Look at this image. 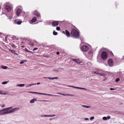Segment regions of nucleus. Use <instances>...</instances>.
Listing matches in <instances>:
<instances>
[{
	"mask_svg": "<svg viewBox=\"0 0 124 124\" xmlns=\"http://www.w3.org/2000/svg\"><path fill=\"white\" fill-rule=\"evenodd\" d=\"M71 35L73 38H78V37L79 34L77 30L73 29L71 31Z\"/></svg>",
	"mask_w": 124,
	"mask_h": 124,
	"instance_id": "f257e3e1",
	"label": "nucleus"
},
{
	"mask_svg": "<svg viewBox=\"0 0 124 124\" xmlns=\"http://www.w3.org/2000/svg\"><path fill=\"white\" fill-rule=\"evenodd\" d=\"M5 7V9L8 12H9L11 11V8L10 5L9 3H6L4 4Z\"/></svg>",
	"mask_w": 124,
	"mask_h": 124,
	"instance_id": "f03ea898",
	"label": "nucleus"
},
{
	"mask_svg": "<svg viewBox=\"0 0 124 124\" xmlns=\"http://www.w3.org/2000/svg\"><path fill=\"white\" fill-rule=\"evenodd\" d=\"M34 93L35 94H39L41 95H46L50 96H56L57 97H59L60 96L57 95H53L49 94H46L45 93H38L37 92H34Z\"/></svg>",
	"mask_w": 124,
	"mask_h": 124,
	"instance_id": "7ed1b4c3",
	"label": "nucleus"
},
{
	"mask_svg": "<svg viewBox=\"0 0 124 124\" xmlns=\"http://www.w3.org/2000/svg\"><path fill=\"white\" fill-rule=\"evenodd\" d=\"M101 58L103 60H105L107 58V54L106 52H103L101 54Z\"/></svg>",
	"mask_w": 124,
	"mask_h": 124,
	"instance_id": "20e7f679",
	"label": "nucleus"
},
{
	"mask_svg": "<svg viewBox=\"0 0 124 124\" xmlns=\"http://www.w3.org/2000/svg\"><path fill=\"white\" fill-rule=\"evenodd\" d=\"M8 114L5 108L0 110V115H3Z\"/></svg>",
	"mask_w": 124,
	"mask_h": 124,
	"instance_id": "39448f33",
	"label": "nucleus"
},
{
	"mask_svg": "<svg viewBox=\"0 0 124 124\" xmlns=\"http://www.w3.org/2000/svg\"><path fill=\"white\" fill-rule=\"evenodd\" d=\"M19 109V107H16L11 109V111H9V112L10 113L17 111Z\"/></svg>",
	"mask_w": 124,
	"mask_h": 124,
	"instance_id": "423d86ee",
	"label": "nucleus"
},
{
	"mask_svg": "<svg viewBox=\"0 0 124 124\" xmlns=\"http://www.w3.org/2000/svg\"><path fill=\"white\" fill-rule=\"evenodd\" d=\"M92 49L91 46L89 45L86 43V52L88 50H91Z\"/></svg>",
	"mask_w": 124,
	"mask_h": 124,
	"instance_id": "0eeeda50",
	"label": "nucleus"
},
{
	"mask_svg": "<svg viewBox=\"0 0 124 124\" xmlns=\"http://www.w3.org/2000/svg\"><path fill=\"white\" fill-rule=\"evenodd\" d=\"M108 63L109 66H112L113 65V60L112 59H109L108 60Z\"/></svg>",
	"mask_w": 124,
	"mask_h": 124,
	"instance_id": "6e6552de",
	"label": "nucleus"
},
{
	"mask_svg": "<svg viewBox=\"0 0 124 124\" xmlns=\"http://www.w3.org/2000/svg\"><path fill=\"white\" fill-rule=\"evenodd\" d=\"M62 33L65 34V35L68 37H70V33L67 30H66L65 31H63L62 32Z\"/></svg>",
	"mask_w": 124,
	"mask_h": 124,
	"instance_id": "1a4fd4ad",
	"label": "nucleus"
},
{
	"mask_svg": "<svg viewBox=\"0 0 124 124\" xmlns=\"http://www.w3.org/2000/svg\"><path fill=\"white\" fill-rule=\"evenodd\" d=\"M59 94L62 95L63 96H71V97H74V96L73 95L71 94H67L66 93H58Z\"/></svg>",
	"mask_w": 124,
	"mask_h": 124,
	"instance_id": "9d476101",
	"label": "nucleus"
},
{
	"mask_svg": "<svg viewBox=\"0 0 124 124\" xmlns=\"http://www.w3.org/2000/svg\"><path fill=\"white\" fill-rule=\"evenodd\" d=\"M59 24L58 21H53L52 23V26H57Z\"/></svg>",
	"mask_w": 124,
	"mask_h": 124,
	"instance_id": "9b49d317",
	"label": "nucleus"
},
{
	"mask_svg": "<svg viewBox=\"0 0 124 124\" xmlns=\"http://www.w3.org/2000/svg\"><path fill=\"white\" fill-rule=\"evenodd\" d=\"M34 14L38 17L40 18L41 17L40 16L37 10H36L34 11Z\"/></svg>",
	"mask_w": 124,
	"mask_h": 124,
	"instance_id": "f8f14e48",
	"label": "nucleus"
},
{
	"mask_svg": "<svg viewBox=\"0 0 124 124\" xmlns=\"http://www.w3.org/2000/svg\"><path fill=\"white\" fill-rule=\"evenodd\" d=\"M12 108L13 107H11L7 108H5L6 111L8 114L10 113H9V112H10L9 111H11L10 110H11V109H12Z\"/></svg>",
	"mask_w": 124,
	"mask_h": 124,
	"instance_id": "ddd939ff",
	"label": "nucleus"
},
{
	"mask_svg": "<svg viewBox=\"0 0 124 124\" xmlns=\"http://www.w3.org/2000/svg\"><path fill=\"white\" fill-rule=\"evenodd\" d=\"M22 12V10L20 9H18L16 12V15L18 16Z\"/></svg>",
	"mask_w": 124,
	"mask_h": 124,
	"instance_id": "4468645a",
	"label": "nucleus"
},
{
	"mask_svg": "<svg viewBox=\"0 0 124 124\" xmlns=\"http://www.w3.org/2000/svg\"><path fill=\"white\" fill-rule=\"evenodd\" d=\"M37 21V19L36 17H33L32 19L31 20L30 22V23H31V22H32V23L34 22H35Z\"/></svg>",
	"mask_w": 124,
	"mask_h": 124,
	"instance_id": "2eb2a0df",
	"label": "nucleus"
},
{
	"mask_svg": "<svg viewBox=\"0 0 124 124\" xmlns=\"http://www.w3.org/2000/svg\"><path fill=\"white\" fill-rule=\"evenodd\" d=\"M81 50L85 52V45H83L82 46L81 48Z\"/></svg>",
	"mask_w": 124,
	"mask_h": 124,
	"instance_id": "dca6fc26",
	"label": "nucleus"
},
{
	"mask_svg": "<svg viewBox=\"0 0 124 124\" xmlns=\"http://www.w3.org/2000/svg\"><path fill=\"white\" fill-rule=\"evenodd\" d=\"M37 100L36 99L34 98L30 101V102L31 103H33L35 101H37Z\"/></svg>",
	"mask_w": 124,
	"mask_h": 124,
	"instance_id": "f3484780",
	"label": "nucleus"
},
{
	"mask_svg": "<svg viewBox=\"0 0 124 124\" xmlns=\"http://www.w3.org/2000/svg\"><path fill=\"white\" fill-rule=\"evenodd\" d=\"M89 56L91 57L92 55V49L91 50H90L88 52Z\"/></svg>",
	"mask_w": 124,
	"mask_h": 124,
	"instance_id": "a211bd4d",
	"label": "nucleus"
},
{
	"mask_svg": "<svg viewBox=\"0 0 124 124\" xmlns=\"http://www.w3.org/2000/svg\"><path fill=\"white\" fill-rule=\"evenodd\" d=\"M55 115H47V117H52L55 116Z\"/></svg>",
	"mask_w": 124,
	"mask_h": 124,
	"instance_id": "6ab92c4d",
	"label": "nucleus"
},
{
	"mask_svg": "<svg viewBox=\"0 0 124 124\" xmlns=\"http://www.w3.org/2000/svg\"><path fill=\"white\" fill-rule=\"evenodd\" d=\"M25 84H19L17 85H16L17 86H19L20 87H23L24 86Z\"/></svg>",
	"mask_w": 124,
	"mask_h": 124,
	"instance_id": "aec40b11",
	"label": "nucleus"
},
{
	"mask_svg": "<svg viewBox=\"0 0 124 124\" xmlns=\"http://www.w3.org/2000/svg\"><path fill=\"white\" fill-rule=\"evenodd\" d=\"M25 51H26L27 52L29 53H32V51H30V50H28V49L27 48H25Z\"/></svg>",
	"mask_w": 124,
	"mask_h": 124,
	"instance_id": "412c9836",
	"label": "nucleus"
},
{
	"mask_svg": "<svg viewBox=\"0 0 124 124\" xmlns=\"http://www.w3.org/2000/svg\"><path fill=\"white\" fill-rule=\"evenodd\" d=\"M72 60L73 61L75 62H76L77 63H80L79 62H77V61L78 60V59H73Z\"/></svg>",
	"mask_w": 124,
	"mask_h": 124,
	"instance_id": "4be33fe9",
	"label": "nucleus"
},
{
	"mask_svg": "<svg viewBox=\"0 0 124 124\" xmlns=\"http://www.w3.org/2000/svg\"><path fill=\"white\" fill-rule=\"evenodd\" d=\"M22 22V21H18L17 22H16V23L18 24H20Z\"/></svg>",
	"mask_w": 124,
	"mask_h": 124,
	"instance_id": "5701e85b",
	"label": "nucleus"
},
{
	"mask_svg": "<svg viewBox=\"0 0 124 124\" xmlns=\"http://www.w3.org/2000/svg\"><path fill=\"white\" fill-rule=\"evenodd\" d=\"M10 51L12 53L14 54H17L16 53H15V51L13 50H11Z\"/></svg>",
	"mask_w": 124,
	"mask_h": 124,
	"instance_id": "b1692460",
	"label": "nucleus"
},
{
	"mask_svg": "<svg viewBox=\"0 0 124 124\" xmlns=\"http://www.w3.org/2000/svg\"><path fill=\"white\" fill-rule=\"evenodd\" d=\"M41 117H47V115H42L40 116Z\"/></svg>",
	"mask_w": 124,
	"mask_h": 124,
	"instance_id": "393cba45",
	"label": "nucleus"
},
{
	"mask_svg": "<svg viewBox=\"0 0 124 124\" xmlns=\"http://www.w3.org/2000/svg\"><path fill=\"white\" fill-rule=\"evenodd\" d=\"M1 67L3 69H6L8 68L6 66H2Z\"/></svg>",
	"mask_w": 124,
	"mask_h": 124,
	"instance_id": "a878e982",
	"label": "nucleus"
},
{
	"mask_svg": "<svg viewBox=\"0 0 124 124\" xmlns=\"http://www.w3.org/2000/svg\"><path fill=\"white\" fill-rule=\"evenodd\" d=\"M8 81H5L4 82H3L1 84H2L5 85L7 84Z\"/></svg>",
	"mask_w": 124,
	"mask_h": 124,
	"instance_id": "bb28decb",
	"label": "nucleus"
},
{
	"mask_svg": "<svg viewBox=\"0 0 124 124\" xmlns=\"http://www.w3.org/2000/svg\"><path fill=\"white\" fill-rule=\"evenodd\" d=\"M102 119L103 120H107V118L106 117H103Z\"/></svg>",
	"mask_w": 124,
	"mask_h": 124,
	"instance_id": "cd10ccee",
	"label": "nucleus"
},
{
	"mask_svg": "<svg viewBox=\"0 0 124 124\" xmlns=\"http://www.w3.org/2000/svg\"><path fill=\"white\" fill-rule=\"evenodd\" d=\"M120 80V79L119 78H117L115 80V81L117 82L119 81Z\"/></svg>",
	"mask_w": 124,
	"mask_h": 124,
	"instance_id": "c85d7f7f",
	"label": "nucleus"
},
{
	"mask_svg": "<svg viewBox=\"0 0 124 124\" xmlns=\"http://www.w3.org/2000/svg\"><path fill=\"white\" fill-rule=\"evenodd\" d=\"M29 45L31 46H32L34 45V44L32 42H30L29 43Z\"/></svg>",
	"mask_w": 124,
	"mask_h": 124,
	"instance_id": "c756f323",
	"label": "nucleus"
},
{
	"mask_svg": "<svg viewBox=\"0 0 124 124\" xmlns=\"http://www.w3.org/2000/svg\"><path fill=\"white\" fill-rule=\"evenodd\" d=\"M3 91H0V94H4L5 95L6 94L5 93H2Z\"/></svg>",
	"mask_w": 124,
	"mask_h": 124,
	"instance_id": "7c9ffc66",
	"label": "nucleus"
},
{
	"mask_svg": "<svg viewBox=\"0 0 124 124\" xmlns=\"http://www.w3.org/2000/svg\"><path fill=\"white\" fill-rule=\"evenodd\" d=\"M89 64V66H87V67L88 68H89V67L91 66V63L90 62H88V63H87V64Z\"/></svg>",
	"mask_w": 124,
	"mask_h": 124,
	"instance_id": "2f4dec72",
	"label": "nucleus"
},
{
	"mask_svg": "<svg viewBox=\"0 0 124 124\" xmlns=\"http://www.w3.org/2000/svg\"><path fill=\"white\" fill-rule=\"evenodd\" d=\"M39 101H46V102H49L50 101L48 100H40Z\"/></svg>",
	"mask_w": 124,
	"mask_h": 124,
	"instance_id": "473e14b6",
	"label": "nucleus"
},
{
	"mask_svg": "<svg viewBox=\"0 0 124 124\" xmlns=\"http://www.w3.org/2000/svg\"><path fill=\"white\" fill-rule=\"evenodd\" d=\"M54 35H55L57 34V32H56L54 31L53 33Z\"/></svg>",
	"mask_w": 124,
	"mask_h": 124,
	"instance_id": "72a5a7b5",
	"label": "nucleus"
},
{
	"mask_svg": "<svg viewBox=\"0 0 124 124\" xmlns=\"http://www.w3.org/2000/svg\"><path fill=\"white\" fill-rule=\"evenodd\" d=\"M36 84H30L29 85H28V86H29V87H30V86H31L32 85H36Z\"/></svg>",
	"mask_w": 124,
	"mask_h": 124,
	"instance_id": "f704fd0d",
	"label": "nucleus"
},
{
	"mask_svg": "<svg viewBox=\"0 0 124 124\" xmlns=\"http://www.w3.org/2000/svg\"><path fill=\"white\" fill-rule=\"evenodd\" d=\"M94 118V117L93 116H92L90 118V119L91 120H92Z\"/></svg>",
	"mask_w": 124,
	"mask_h": 124,
	"instance_id": "c9c22d12",
	"label": "nucleus"
},
{
	"mask_svg": "<svg viewBox=\"0 0 124 124\" xmlns=\"http://www.w3.org/2000/svg\"><path fill=\"white\" fill-rule=\"evenodd\" d=\"M56 29L57 30L59 31L60 29V28L59 27H57L56 28Z\"/></svg>",
	"mask_w": 124,
	"mask_h": 124,
	"instance_id": "e433bc0d",
	"label": "nucleus"
},
{
	"mask_svg": "<svg viewBox=\"0 0 124 124\" xmlns=\"http://www.w3.org/2000/svg\"><path fill=\"white\" fill-rule=\"evenodd\" d=\"M65 85L66 86H67L68 87H73V86H70V85Z\"/></svg>",
	"mask_w": 124,
	"mask_h": 124,
	"instance_id": "4c0bfd02",
	"label": "nucleus"
},
{
	"mask_svg": "<svg viewBox=\"0 0 124 124\" xmlns=\"http://www.w3.org/2000/svg\"><path fill=\"white\" fill-rule=\"evenodd\" d=\"M38 48L37 47H35L34 48L33 50V51H34L38 49Z\"/></svg>",
	"mask_w": 124,
	"mask_h": 124,
	"instance_id": "58836bf2",
	"label": "nucleus"
},
{
	"mask_svg": "<svg viewBox=\"0 0 124 124\" xmlns=\"http://www.w3.org/2000/svg\"><path fill=\"white\" fill-rule=\"evenodd\" d=\"M92 72L93 73H95V74H99V73H97V72H95V71H94V72L93 71Z\"/></svg>",
	"mask_w": 124,
	"mask_h": 124,
	"instance_id": "ea45409f",
	"label": "nucleus"
},
{
	"mask_svg": "<svg viewBox=\"0 0 124 124\" xmlns=\"http://www.w3.org/2000/svg\"><path fill=\"white\" fill-rule=\"evenodd\" d=\"M122 72H121V71H119V72H118L117 73H118V74H119V75L120 76V75H121V73Z\"/></svg>",
	"mask_w": 124,
	"mask_h": 124,
	"instance_id": "a19ab883",
	"label": "nucleus"
},
{
	"mask_svg": "<svg viewBox=\"0 0 124 124\" xmlns=\"http://www.w3.org/2000/svg\"><path fill=\"white\" fill-rule=\"evenodd\" d=\"M109 52L110 53V54L111 55V56H113V54L112 52L111 51H110Z\"/></svg>",
	"mask_w": 124,
	"mask_h": 124,
	"instance_id": "79ce46f5",
	"label": "nucleus"
},
{
	"mask_svg": "<svg viewBox=\"0 0 124 124\" xmlns=\"http://www.w3.org/2000/svg\"><path fill=\"white\" fill-rule=\"evenodd\" d=\"M43 78L45 79H49V77H44Z\"/></svg>",
	"mask_w": 124,
	"mask_h": 124,
	"instance_id": "37998d69",
	"label": "nucleus"
},
{
	"mask_svg": "<svg viewBox=\"0 0 124 124\" xmlns=\"http://www.w3.org/2000/svg\"><path fill=\"white\" fill-rule=\"evenodd\" d=\"M13 47H16V45H15L14 44H12V45H11Z\"/></svg>",
	"mask_w": 124,
	"mask_h": 124,
	"instance_id": "c03bdc74",
	"label": "nucleus"
},
{
	"mask_svg": "<svg viewBox=\"0 0 124 124\" xmlns=\"http://www.w3.org/2000/svg\"><path fill=\"white\" fill-rule=\"evenodd\" d=\"M107 120H108L110 119V117L109 116H108L107 117Z\"/></svg>",
	"mask_w": 124,
	"mask_h": 124,
	"instance_id": "a18cd8bd",
	"label": "nucleus"
},
{
	"mask_svg": "<svg viewBox=\"0 0 124 124\" xmlns=\"http://www.w3.org/2000/svg\"><path fill=\"white\" fill-rule=\"evenodd\" d=\"M24 62V61H21L20 62V64H23Z\"/></svg>",
	"mask_w": 124,
	"mask_h": 124,
	"instance_id": "49530a36",
	"label": "nucleus"
},
{
	"mask_svg": "<svg viewBox=\"0 0 124 124\" xmlns=\"http://www.w3.org/2000/svg\"><path fill=\"white\" fill-rule=\"evenodd\" d=\"M27 92L31 93H34V92H31V91H28Z\"/></svg>",
	"mask_w": 124,
	"mask_h": 124,
	"instance_id": "de8ad7c7",
	"label": "nucleus"
},
{
	"mask_svg": "<svg viewBox=\"0 0 124 124\" xmlns=\"http://www.w3.org/2000/svg\"><path fill=\"white\" fill-rule=\"evenodd\" d=\"M90 106H86L85 107L86 108H90Z\"/></svg>",
	"mask_w": 124,
	"mask_h": 124,
	"instance_id": "09e8293b",
	"label": "nucleus"
},
{
	"mask_svg": "<svg viewBox=\"0 0 124 124\" xmlns=\"http://www.w3.org/2000/svg\"><path fill=\"white\" fill-rule=\"evenodd\" d=\"M5 107V105H2L1 106V107L2 108H4Z\"/></svg>",
	"mask_w": 124,
	"mask_h": 124,
	"instance_id": "8fccbe9b",
	"label": "nucleus"
},
{
	"mask_svg": "<svg viewBox=\"0 0 124 124\" xmlns=\"http://www.w3.org/2000/svg\"><path fill=\"white\" fill-rule=\"evenodd\" d=\"M49 79H54V78H51L49 77Z\"/></svg>",
	"mask_w": 124,
	"mask_h": 124,
	"instance_id": "3c124183",
	"label": "nucleus"
},
{
	"mask_svg": "<svg viewBox=\"0 0 124 124\" xmlns=\"http://www.w3.org/2000/svg\"><path fill=\"white\" fill-rule=\"evenodd\" d=\"M53 70L56 72H58L59 71L58 70Z\"/></svg>",
	"mask_w": 124,
	"mask_h": 124,
	"instance_id": "603ef678",
	"label": "nucleus"
},
{
	"mask_svg": "<svg viewBox=\"0 0 124 124\" xmlns=\"http://www.w3.org/2000/svg\"><path fill=\"white\" fill-rule=\"evenodd\" d=\"M115 90V89L114 88H111L110 89V90Z\"/></svg>",
	"mask_w": 124,
	"mask_h": 124,
	"instance_id": "864d4df0",
	"label": "nucleus"
},
{
	"mask_svg": "<svg viewBox=\"0 0 124 124\" xmlns=\"http://www.w3.org/2000/svg\"><path fill=\"white\" fill-rule=\"evenodd\" d=\"M54 119V118H51L49 119V120L50 121H51L53 119Z\"/></svg>",
	"mask_w": 124,
	"mask_h": 124,
	"instance_id": "5fc2aeb1",
	"label": "nucleus"
},
{
	"mask_svg": "<svg viewBox=\"0 0 124 124\" xmlns=\"http://www.w3.org/2000/svg\"><path fill=\"white\" fill-rule=\"evenodd\" d=\"M76 88L77 89H81L80 87H76Z\"/></svg>",
	"mask_w": 124,
	"mask_h": 124,
	"instance_id": "6e6d98bb",
	"label": "nucleus"
},
{
	"mask_svg": "<svg viewBox=\"0 0 124 124\" xmlns=\"http://www.w3.org/2000/svg\"><path fill=\"white\" fill-rule=\"evenodd\" d=\"M59 52H57V53H56V54H57V55H58L59 54Z\"/></svg>",
	"mask_w": 124,
	"mask_h": 124,
	"instance_id": "4d7b16f0",
	"label": "nucleus"
},
{
	"mask_svg": "<svg viewBox=\"0 0 124 124\" xmlns=\"http://www.w3.org/2000/svg\"><path fill=\"white\" fill-rule=\"evenodd\" d=\"M122 59L123 60H124V55L123 56L122 58Z\"/></svg>",
	"mask_w": 124,
	"mask_h": 124,
	"instance_id": "13d9d810",
	"label": "nucleus"
},
{
	"mask_svg": "<svg viewBox=\"0 0 124 124\" xmlns=\"http://www.w3.org/2000/svg\"><path fill=\"white\" fill-rule=\"evenodd\" d=\"M54 78V79H57L58 78L57 77H55Z\"/></svg>",
	"mask_w": 124,
	"mask_h": 124,
	"instance_id": "bf43d9fd",
	"label": "nucleus"
},
{
	"mask_svg": "<svg viewBox=\"0 0 124 124\" xmlns=\"http://www.w3.org/2000/svg\"><path fill=\"white\" fill-rule=\"evenodd\" d=\"M81 88V89H83V90H85V88Z\"/></svg>",
	"mask_w": 124,
	"mask_h": 124,
	"instance_id": "052dcab7",
	"label": "nucleus"
},
{
	"mask_svg": "<svg viewBox=\"0 0 124 124\" xmlns=\"http://www.w3.org/2000/svg\"><path fill=\"white\" fill-rule=\"evenodd\" d=\"M104 74H100V75L101 76H104Z\"/></svg>",
	"mask_w": 124,
	"mask_h": 124,
	"instance_id": "680f3d73",
	"label": "nucleus"
},
{
	"mask_svg": "<svg viewBox=\"0 0 124 124\" xmlns=\"http://www.w3.org/2000/svg\"><path fill=\"white\" fill-rule=\"evenodd\" d=\"M40 84V83H39V82H38V83L37 84V85H39V84Z\"/></svg>",
	"mask_w": 124,
	"mask_h": 124,
	"instance_id": "e2e57ef3",
	"label": "nucleus"
},
{
	"mask_svg": "<svg viewBox=\"0 0 124 124\" xmlns=\"http://www.w3.org/2000/svg\"><path fill=\"white\" fill-rule=\"evenodd\" d=\"M81 106H82L83 107H85V105H81Z\"/></svg>",
	"mask_w": 124,
	"mask_h": 124,
	"instance_id": "0e129e2a",
	"label": "nucleus"
},
{
	"mask_svg": "<svg viewBox=\"0 0 124 124\" xmlns=\"http://www.w3.org/2000/svg\"><path fill=\"white\" fill-rule=\"evenodd\" d=\"M88 119H89L88 118H86V119H85L86 120H88Z\"/></svg>",
	"mask_w": 124,
	"mask_h": 124,
	"instance_id": "69168bd1",
	"label": "nucleus"
},
{
	"mask_svg": "<svg viewBox=\"0 0 124 124\" xmlns=\"http://www.w3.org/2000/svg\"><path fill=\"white\" fill-rule=\"evenodd\" d=\"M73 87L74 88H76V87H75V86H73V87Z\"/></svg>",
	"mask_w": 124,
	"mask_h": 124,
	"instance_id": "338daca9",
	"label": "nucleus"
},
{
	"mask_svg": "<svg viewBox=\"0 0 124 124\" xmlns=\"http://www.w3.org/2000/svg\"><path fill=\"white\" fill-rule=\"evenodd\" d=\"M5 40L7 41V37H5Z\"/></svg>",
	"mask_w": 124,
	"mask_h": 124,
	"instance_id": "774afa93",
	"label": "nucleus"
}]
</instances>
